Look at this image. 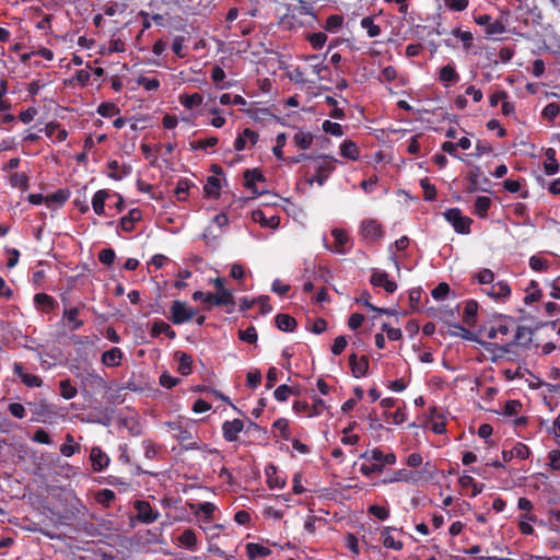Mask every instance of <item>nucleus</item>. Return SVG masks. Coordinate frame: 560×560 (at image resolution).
Here are the masks:
<instances>
[{
  "label": "nucleus",
  "instance_id": "6e6d98bb",
  "mask_svg": "<svg viewBox=\"0 0 560 560\" xmlns=\"http://www.w3.org/2000/svg\"><path fill=\"white\" fill-rule=\"evenodd\" d=\"M386 422L393 424H401L406 421L407 415L404 408H398L396 411H384Z\"/></svg>",
  "mask_w": 560,
  "mask_h": 560
},
{
  "label": "nucleus",
  "instance_id": "864d4df0",
  "mask_svg": "<svg viewBox=\"0 0 560 560\" xmlns=\"http://www.w3.org/2000/svg\"><path fill=\"white\" fill-rule=\"evenodd\" d=\"M10 185L14 188H19L21 190H26L28 188V176L23 172H15L11 174L9 178Z\"/></svg>",
  "mask_w": 560,
  "mask_h": 560
},
{
  "label": "nucleus",
  "instance_id": "09e8293b",
  "mask_svg": "<svg viewBox=\"0 0 560 560\" xmlns=\"http://www.w3.org/2000/svg\"><path fill=\"white\" fill-rule=\"evenodd\" d=\"M458 483L463 489H471V497H476L481 493L483 486L478 485L475 479L469 475H463L458 479Z\"/></svg>",
  "mask_w": 560,
  "mask_h": 560
},
{
  "label": "nucleus",
  "instance_id": "f3484780",
  "mask_svg": "<svg viewBox=\"0 0 560 560\" xmlns=\"http://www.w3.org/2000/svg\"><path fill=\"white\" fill-rule=\"evenodd\" d=\"M529 456H530L529 447L522 442L515 443L511 450L502 451V459L505 463H509L513 459L524 460V459H527Z\"/></svg>",
  "mask_w": 560,
  "mask_h": 560
},
{
  "label": "nucleus",
  "instance_id": "4d7b16f0",
  "mask_svg": "<svg viewBox=\"0 0 560 560\" xmlns=\"http://www.w3.org/2000/svg\"><path fill=\"white\" fill-rule=\"evenodd\" d=\"M225 72L220 66H214L211 70V80L217 89H224L230 86V83H223L225 79Z\"/></svg>",
  "mask_w": 560,
  "mask_h": 560
},
{
  "label": "nucleus",
  "instance_id": "a19ab883",
  "mask_svg": "<svg viewBox=\"0 0 560 560\" xmlns=\"http://www.w3.org/2000/svg\"><path fill=\"white\" fill-rule=\"evenodd\" d=\"M160 335H165L170 339H174L176 337L175 330L163 320H154L151 328V336L159 337Z\"/></svg>",
  "mask_w": 560,
  "mask_h": 560
},
{
  "label": "nucleus",
  "instance_id": "dca6fc26",
  "mask_svg": "<svg viewBox=\"0 0 560 560\" xmlns=\"http://www.w3.org/2000/svg\"><path fill=\"white\" fill-rule=\"evenodd\" d=\"M438 80L444 88H451L458 83L459 73L452 63H447L439 69Z\"/></svg>",
  "mask_w": 560,
  "mask_h": 560
},
{
  "label": "nucleus",
  "instance_id": "c756f323",
  "mask_svg": "<svg viewBox=\"0 0 560 560\" xmlns=\"http://www.w3.org/2000/svg\"><path fill=\"white\" fill-rule=\"evenodd\" d=\"M254 222L259 223L262 228L277 229L280 225V217H267L262 210H255L252 212Z\"/></svg>",
  "mask_w": 560,
  "mask_h": 560
},
{
  "label": "nucleus",
  "instance_id": "8fccbe9b",
  "mask_svg": "<svg viewBox=\"0 0 560 560\" xmlns=\"http://www.w3.org/2000/svg\"><path fill=\"white\" fill-rule=\"evenodd\" d=\"M542 293L539 289L538 282L535 280H532L526 289V294L524 296V303L525 304H532L534 302H537L540 300Z\"/></svg>",
  "mask_w": 560,
  "mask_h": 560
},
{
  "label": "nucleus",
  "instance_id": "aec40b11",
  "mask_svg": "<svg viewBox=\"0 0 560 560\" xmlns=\"http://www.w3.org/2000/svg\"><path fill=\"white\" fill-rule=\"evenodd\" d=\"M370 282L373 287L383 288L387 293H394L397 290L396 282L390 280L388 273L385 271H374Z\"/></svg>",
  "mask_w": 560,
  "mask_h": 560
},
{
  "label": "nucleus",
  "instance_id": "39448f33",
  "mask_svg": "<svg viewBox=\"0 0 560 560\" xmlns=\"http://www.w3.org/2000/svg\"><path fill=\"white\" fill-rule=\"evenodd\" d=\"M305 71L307 77L312 75L317 81L326 80L330 73L328 66L319 55H311L305 58Z\"/></svg>",
  "mask_w": 560,
  "mask_h": 560
},
{
  "label": "nucleus",
  "instance_id": "69168bd1",
  "mask_svg": "<svg viewBox=\"0 0 560 560\" xmlns=\"http://www.w3.org/2000/svg\"><path fill=\"white\" fill-rule=\"evenodd\" d=\"M322 128L326 133L335 136V137H341L345 135L343 127L338 122L325 120L322 125Z\"/></svg>",
  "mask_w": 560,
  "mask_h": 560
},
{
  "label": "nucleus",
  "instance_id": "423d86ee",
  "mask_svg": "<svg viewBox=\"0 0 560 560\" xmlns=\"http://www.w3.org/2000/svg\"><path fill=\"white\" fill-rule=\"evenodd\" d=\"M445 220L453 226L459 234H469L472 220L469 217L463 215L462 210L452 208L444 212Z\"/></svg>",
  "mask_w": 560,
  "mask_h": 560
},
{
  "label": "nucleus",
  "instance_id": "a18cd8bd",
  "mask_svg": "<svg viewBox=\"0 0 560 560\" xmlns=\"http://www.w3.org/2000/svg\"><path fill=\"white\" fill-rule=\"evenodd\" d=\"M203 102V96L200 93H192V94H180L179 95V103L186 108V109H194L198 106H200Z\"/></svg>",
  "mask_w": 560,
  "mask_h": 560
},
{
  "label": "nucleus",
  "instance_id": "9d476101",
  "mask_svg": "<svg viewBox=\"0 0 560 560\" xmlns=\"http://www.w3.org/2000/svg\"><path fill=\"white\" fill-rule=\"evenodd\" d=\"M331 236L334 242L326 246L328 250L339 255H345L350 250L352 244L346 230L335 228L331 230Z\"/></svg>",
  "mask_w": 560,
  "mask_h": 560
},
{
  "label": "nucleus",
  "instance_id": "7ed1b4c3",
  "mask_svg": "<svg viewBox=\"0 0 560 560\" xmlns=\"http://www.w3.org/2000/svg\"><path fill=\"white\" fill-rule=\"evenodd\" d=\"M292 408L296 413L304 415L307 418H315L324 412H330V406L319 397H314L312 404L304 400H295Z\"/></svg>",
  "mask_w": 560,
  "mask_h": 560
},
{
  "label": "nucleus",
  "instance_id": "f03ea898",
  "mask_svg": "<svg viewBox=\"0 0 560 560\" xmlns=\"http://www.w3.org/2000/svg\"><path fill=\"white\" fill-rule=\"evenodd\" d=\"M192 300L201 301L209 306H226L232 311L235 307V299L232 292L210 293L202 291H195Z\"/></svg>",
  "mask_w": 560,
  "mask_h": 560
},
{
  "label": "nucleus",
  "instance_id": "5701e85b",
  "mask_svg": "<svg viewBox=\"0 0 560 560\" xmlns=\"http://www.w3.org/2000/svg\"><path fill=\"white\" fill-rule=\"evenodd\" d=\"M13 371L27 387H40L43 384V380L38 375L25 372L22 363L15 362Z\"/></svg>",
  "mask_w": 560,
  "mask_h": 560
},
{
  "label": "nucleus",
  "instance_id": "473e14b6",
  "mask_svg": "<svg viewBox=\"0 0 560 560\" xmlns=\"http://www.w3.org/2000/svg\"><path fill=\"white\" fill-rule=\"evenodd\" d=\"M142 219V213L139 209H131L127 215L120 219V229L125 232L135 230L136 223Z\"/></svg>",
  "mask_w": 560,
  "mask_h": 560
},
{
  "label": "nucleus",
  "instance_id": "a211bd4d",
  "mask_svg": "<svg viewBox=\"0 0 560 560\" xmlns=\"http://www.w3.org/2000/svg\"><path fill=\"white\" fill-rule=\"evenodd\" d=\"M474 21L481 26H485V32L487 35H497L505 32V27L500 21L492 22V19L489 14H482L474 18Z\"/></svg>",
  "mask_w": 560,
  "mask_h": 560
},
{
  "label": "nucleus",
  "instance_id": "3c124183",
  "mask_svg": "<svg viewBox=\"0 0 560 560\" xmlns=\"http://www.w3.org/2000/svg\"><path fill=\"white\" fill-rule=\"evenodd\" d=\"M66 442L60 446V453L66 457H71L80 450V445L74 442L72 434L68 433L65 438Z\"/></svg>",
  "mask_w": 560,
  "mask_h": 560
},
{
  "label": "nucleus",
  "instance_id": "0e129e2a",
  "mask_svg": "<svg viewBox=\"0 0 560 560\" xmlns=\"http://www.w3.org/2000/svg\"><path fill=\"white\" fill-rule=\"evenodd\" d=\"M219 143V139L217 137H209L206 139H200L190 143L191 149L194 150H207L210 148H214Z\"/></svg>",
  "mask_w": 560,
  "mask_h": 560
},
{
  "label": "nucleus",
  "instance_id": "de8ad7c7",
  "mask_svg": "<svg viewBox=\"0 0 560 560\" xmlns=\"http://www.w3.org/2000/svg\"><path fill=\"white\" fill-rule=\"evenodd\" d=\"M491 199L487 196H479L474 203V213L479 218H486L491 207Z\"/></svg>",
  "mask_w": 560,
  "mask_h": 560
},
{
  "label": "nucleus",
  "instance_id": "c85d7f7f",
  "mask_svg": "<svg viewBox=\"0 0 560 560\" xmlns=\"http://www.w3.org/2000/svg\"><path fill=\"white\" fill-rule=\"evenodd\" d=\"M246 556L249 560L266 558L271 555V549L258 542H248L245 546Z\"/></svg>",
  "mask_w": 560,
  "mask_h": 560
},
{
  "label": "nucleus",
  "instance_id": "9b49d317",
  "mask_svg": "<svg viewBox=\"0 0 560 560\" xmlns=\"http://www.w3.org/2000/svg\"><path fill=\"white\" fill-rule=\"evenodd\" d=\"M360 458L366 459L373 464H381L383 470L385 466H392L396 464V455L393 452L384 453L380 447L368 450L359 455Z\"/></svg>",
  "mask_w": 560,
  "mask_h": 560
},
{
  "label": "nucleus",
  "instance_id": "2f4dec72",
  "mask_svg": "<svg viewBox=\"0 0 560 560\" xmlns=\"http://www.w3.org/2000/svg\"><path fill=\"white\" fill-rule=\"evenodd\" d=\"M34 304L37 310L44 313L51 312L57 305L55 299L46 293H36L34 295Z\"/></svg>",
  "mask_w": 560,
  "mask_h": 560
},
{
  "label": "nucleus",
  "instance_id": "ea45409f",
  "mask_svg": "<svg viewBox=\"0 0 560 560\" xmlns=\"http://www.w3.org/2000/svg\"><path fill=\"white\" fill-rule=\"evenodd\" d=\"M108 197L109 192L106 189H100L94 194L92 198V207L97 215H103L105 213V202Z\"/></svg>",
  "mask_w": 560,
  "mask_h": 560
},
{
  "label": "nucleus",
  "instance_id": "49530a36",
  "mask_svg": "<svg viewBox=\"0 0 560 560\" xmlns=\"http://www.w3.org/2000/svg\"><path fill=\"white\" fill-rule=\"evenodd\" d=\"M313 141H314L313 135L307 131L299 130L293 136V142H294L295 147L299 148L300 150H307L308 148H311Z\"/></svg>",
  "mask_w": 560,
  "mask_h": 560
},
{
  "label": "nucleus",
  "instance_id": "c03bdc74",
  "mask_svg": "<svg viewBox=\"0 0 560 560\" xmlns=\"http://www.w3.org/2000/svg\"><path fill=\"white\" fill-rule=\"evenodd\" d=\"M276 326L282 331H293L296 327V320L294 317L288 314H278L276 316Z\"/></svg>",
  "mask_w": 560,
  "mask_h": 560
},
{
  "label": "nucleus",
  "instance_id": "cd10ccee",
  "mask_svg": "<svg viewBox=\"0 0 560 560\" xmlns=\"http://www.w3.org/2000/svg\"><path fill=\"white\" fill-rule=\"evenodd\" d=\"M69 189H59L52 194L45 196V205L52 209L63 206L70 198Z\"/></svg>",
  "mask_w": 560,
  "mask_h": 560
},
{
  "label": "nucleus",
  "instance_id": "e2e57ef3",
  "mask_svg": "<svg viewBox=\"0 0 560 560\" xmlns=\"http://www.w3.org/2000/svg\"><path fill=\"white\" fill-rule=\"evenodd\" d=\"M97 113L103 117H113L120 113L119 107L114 103H102L97 107Z\"/></svg>",
  "mask_w": 560,
  "mask_h": 560
},
{
  "label": "nucleus",
  "instance_id": "6ab92c4d",
  "mask_svg": "<svg viewBox=\"0 0 560 560\" xmlns=\"http://www.w3.org/2000/svg\"><path fill=\"white\" fill-rule=\"evenodd\" d=\"M243 430L244 422L241 419L228 420L222 424V434L228 442H235Z\"/></svg>",
  "mask_w": 560,
  "mask_h": 560
},
{
  "label": "nucleus",
  "instance_id": "c9c22d12",
  "mask_svg": "<svg viewBox=\"0 0 560 560\" xmlns=\"http://www.w3.org/2000/svg\"><path fill=\"white\" fill-rule=\"evenodd\" d=\"M130 166L120 164L117 160L108 162V176L113 179L119 180L130 173Z\"/></svg>",
  "mask_w": 560,
  "mask_h": 560
},
{
  "label": "nucleus",
  "instance_id": "4468645a",
  "mask_svg": "<svg viewBox=\"0 0 560 560\" xmlns=\"http://www.w3.org/2000/svg\"><path fill=\"white\" fill-rule=\"evenodd\" d=\"M258 140L259 135L256 131L249 128H245L242 132L237 135L236 139L234 140L233 147L235 151L241 152L254 147L258 142Z\"/></svg>",
  "mask_w": 560,
  "mask_h": 560
},
{
  "label": "nucleus",
  "instance_id": "72a5a7b5",
  "mask_svg": "<svg viewBox=\"0 0 560 560\" xmlns=\"http://www.w3.org/2000/svg\"><path fill=\"white\" fill-rule=\"evenodd\" d=\"M122 351L114 347L102 354V363L108 368H116L121 364Z\"/></svg>",
  "mask_w": 560,
  "mask_h": 560
},
{
  "label": "nucleus",
  "instance_id": "774afa93",
  "mask_svg": "<svg viewBox=\"0 0 560 560\" xmlns=\"http://www.w3.org/2000/svg\"><path fill=\"white\" fill-rule=\"evenodd\" d=\"M560 113V106L558 103L547 104L542 112L541 117L548 121H552Z\"/></svg>",
  "mask_w": 560,
  "mask_h": 560
},
{
  "label": "nucleus",
  "instance_id": "79ce46f5",
  "mask_svg": "<svg viewBox=\"0 0 560 560\" xmlns=\"http://www.w3.org/2000/svg\"><path fill=\"white\" fill-rule=\"evenodd\" d=\"M546 161L544 162V171L547 175H555L559 172V163L556 159V150L548 148L545 151Z\"/></svg>",
  "mask_w": 560,
  "mask_h": 560
},
{
  "label": "nucleus",
  "instance_id": "680f3d73",
  "mask_svg": "<svg viewBox=\"0 0 560 560\" xmlns=\"http://www.w3.org/2000/svg\"><path fill=\"white\" fill-rule=\"evenodd\" d=\"M474 279L477 280L478 283L489 287L494 283V273L492 270L485 268L475 273Z\"/></svg>",
  "mask_w": 560,
  "mask_h": 560
},
{
  "label": "nucleus",
  "instance_id": "0eeeda50",
  "mask_svg": "<svg viewBox=\"0 0 560 560\" xmlns=\"http://www.w3.org/2000/svg\"><path fill=\"white\" fill-rule=\"evenodd\" d=\"M337 159L328 155H319L316 159V173L311 183L316 182L323 185L330 174L336 170Z\"/></svg>",
  "mask_w": 560,
  "mask_h": 560
},
{
  "label": "nucleus",
  "instance_id": "ddd939ff",
  "mask_svg": "<svg viewBox=\"0 0 560 560\" xmlns=\"http://www.w3.org/2000/svg\"><path fill=\"white\" fill-rule=\"evenodd\" d=\"M133 508L137 511V520L142 524H152L160 517V512L149 501L136 500Z\"/></svg>",
  "mask_w": 560,
  "mask_h": 560
},
{
  "label": "nucleus",
  "instance_id": "b1692460",
  "mask_svg": "<svg viewBox=\"0 0 560 560\" xmlns=\"http://www.w3.org/2000/svg\"><path fill=\"white\" fill-rule=\"evenodd\" d=\"M176 545L189 551H196L198 548V539L196 533L191 528H186L176 537Z\"/></svg>",
  "mask_w": 560,
  "mask_h": 560
},
{
  "label": "nucleus",
  "instance_id": "58836bf2",
  "mask_svg": "<svg viewBox=\"0 0 560 560\" xmlns=\"http://www.w3.org/2000/svg\"><path fill=\"white\" fill-rule=\"evenodd\" d=\"M340 155L351 161H357L360 158V149L352 140H345L340 144Z\"/></svg>",
  "mask_w": 560,
  "mask_h": 560
},
{
  "label": "nucleus",
  "instance_id": "603ef678",
  "mask_svg": "<svg viewBox=\"0 0 560 560\" xmlns=\"http://www.w3.org/2000/svg\"><path fill=\"white\" fill-rule=\"evenodd\" d=\"M528 264L536 272H546L551 266L550 261L540 255L532 256Z\"/></svg>",
  "mask_w": 560,
  "mask_h": 560
},
{
  "label": "nucleus",
  "instance_id": "f704fd0d",
  "mask_svg": "<svg viewBox=\"0 0 560 560\" xmlns=\"http://www.w3.org/2000/svg\"><path fill=\"white\" fill-rule=\"evenodd\" d=\"M479 305L477 301L469 300L465 303L464 312H463V322L467 326H474L477 322V313Z\"/></svg>",
  "mask_w": 560,
  "mask_h": 560
},
{
  "label": "nucleus",
  "instance_id": "338daca9",
  "mask_svg": "<svg viewBox=\"0 0 560 560\" xmlns=\"http://www.w3.org/2000/svg\"><path fill=\"white\" fill-rule=\"evenodd\" d=\"M273 429L279 431V434L282 439L289 440L291 436V430L289 425V421L284 418L277 419L273 424Z\"/></svg>",
  "mask_w": 560,
  "mask_h": 560
},
{
  "label": "nucleus",
  "instance_id": "393cba45",
  "mask_svg": "<svg viewBox=\"0 0 560 560\" xmlns=\"http://www.w3.org/2000/svg\"><path fill=\"white\" fill-rule=\"evenodd\" d=\"M90 460L94 471L100 472L109 465V457L98 446L92 447Z\"/></svg>",
  "mask_w": 560,
  "mask_h": 560
},
{
  "label": "nucleus",
  "instance_id": "5fc2aeb1",
  "mask_svg": "<svg viewBox=\"0 0 560 560\" xmlns=\"http://www.w3.org/2000/svg\"><path fill=\"white\" fill-rule=\"evenodd\" d=\"M176 357L178 358V372L182 375H189L191 373V365H192V358L191 355L179 352L176 353Z\"/></svg>",
  "mask_w": 560,
  "mask_h": 560
},
{
  "label": "nucleus",
  "instance_id": "f8f14e48",
  "mask_svg": "<svg viewBox=\"0 0 560 560\" xmlns=\"http://www.w3.org/2000/svg\"><path fill=\"white\" fill-rule=\"evenodd\" d=\"M482 292L495 302L505 303L511 298L512 289L506 281L500 280L485 287Z\"/></svg>",
  "mask_w": 560,
  "mask_h": 560
},
{
  "label": "nucleus",
  "instance_id": "4be33fe9",
  "mask_svg": "<svg viewBox=\"0 0 560 560\" xmlns=\"http://www.w3.org/2000/svg\"><path fill=\"white\" fill-rule=\"evenodd\" d=\"M265 475L270 489H282L285 487V477L278 471L275 465H268L265 469Z\"/></svg>",
  "mask_w": 560,
  "mask_h": 560
},
{
  "label": "nucleus",
  "instance_id": "f257e3e1",
  "mask_svg": "<svg viewBox=\"0 0 560 560\" xmlns=\"http://www.w3.org/2000/svg\"><path fill=\"white\" fill-rule=\"evenodd\" d=\"M516 329V322L508 316L494 319L489 328L485 329L486 337L499 345L503 350L513 346V330Z\"/></svg>",
  "mask_w": 560,
  "mask_h": 560
},
{
  "label": "nucleus",
  "instance_id": "4c0bfd02",
  "mask_svg": "<svg viewBox=\"0 0 560 560\" xmlns=\"http://www.w3.org/2000/svg\"><path fill=\"white\" fill-rule=\"evenodd\" d=\"M190 510H192L195 515L202 514L203 521H211L213 518V514L217 510V506L211 502H203L198 505L189 504Z\"/></svg>",
  "mask_w": 560,
  "mask_h": 560
},
{
  "label": "nucleus",
  "instance_id": "412c9836",
  "mask_svg": "<svg viewBox=\"0 0 560 560\" xmlns=\"http://www.w3.org/2000/svg\"><path fill=\"white\" fill-rule=\"evenodd\" d=\"M349 365L354 377H363L369 371V358L366 355L358 357L355 353H352L349 357Z\"/></svg>",
  "mask_w": 560,
  "mask_h": 560
},
{
  "label": "nucleus",
  "instance_id": "e433bc0d",
  "mask_svg": "<svg viewBox=\"0 0 560 560\" xmlns=\"http://www.w3.org/2000/svg\"><path fill=\"white\" fill-rule=\"evenodd\" d=\"M393 528L392 527H385L382 533V542L385 548L394 549V550H401L404 547V544L401 540L396 539L393 535Z\"/></svg>",
  "mask_w": 560,
  "mask_h": 560
},
{
  "label": "nucleus",
  "instance_id": "20e7f679",
  "mask_svg": "<svg viewBox=\"0 0 560 560\" xmlns=\"http://www.w3.org/2000/svg\"><path fill=\"white\" fill-rule=\"evenodd\" d=\"M168 431L186 450H200V444L194 439L191 432L179 421L166 422Z\"/></svg>",
  "mask_w": 560,
  "mask_h": 560
},
{
  "label": "nucleus",
  "instance_id": "1a4fd4ad",
  "mask_svg": "<svg viewBox=\"0 0 560 560\" xmlns=\"http://www.w3.org/2000/svg\"><path fill=\"white\" fill-rule=\"evenodd\" d=\"M170 312V319L175 325H180L186 322H189L196 315V311L194 308L189 307L185 302L178 300L172 303Z\"/></svg>",
  "mask_w": 560,
  "mask_h": 560
},
{
  "label": "nucleus",
  "instance_id": "bb28decb",
  "mask_svg": "<svg viewBox=\"0 0 560 560\" xmlns=\"http://www.w3.org/2000/svg\"><path fill=\"white\" fill-rule=\"evenodd\" d=\"M45 135L55 143L63 142L68 137V131L61 128L56 121L48 122L44 128Z\"/></svg>",
  "mask_w": 560,
  "mask_h": 560
},
{
  "label": "nucleus",
  "instance_id": "2eb2a0df",
  "mask_svg": "<svg viewBox=\"0 0 560 560\" xmlns=\"http://www.w3.org/2000/svg\"><path fill=\"white\" fill-rule=\"evenodd\" d=\"M422 475L417 471H411L405 468L393 471L390 477L384 480L385 483L406 482L416 485L421 479Z\"/></svg>",
  "mask_w": 560,
  "mask_h": 560
},
{
  "label": "nucleus",
  "instance_id": "13d9d810",
  "mask_svg": "<svg viewBox=\"0 0 560 560\" xmlns=\"http://www.w3.org/2000/svg\"><path fill=\"white\" fill-rule=\"evenodd\" d=\"M360 24L361 27L366 31L369 37H377L381 35V27L374 23L371 16L363 18Z\"/></svg>",
  "mask_w": 560,
  "mask_h": 560
},
{
  "label": "nucleus",
  "instance_id": "a878e982",
  "mask_svg": "<svg viewBox=\"0 0 560 560\" xmlns=\"http://www.w3.org/2000/svg\"><path fill=\"white\" fill-rule=\"evenodd\" d=\"M81 310L77 306L67 307L62 313V320L71 330H78L83 326V320L79 318Z\"/></svg>",
  "mask_w": 560,
  "mask_h": 560
},
{
  "label": "nucleus",
  "instance_id": "37998d69",
  "mask_svg": "<svg viewBox=\"0 0 560 560\" xmlns=\"http://www.w3.org/2000/svg\"><path fill=\"white\" fill-rule=\"evenodd\" d=\"M409 237L401 236L399 240H397L394 244L389 246V253H390V260L394 262L397 270L400 269L398 257L396 256L395 252H402L408 248L409 246Z\"/></svg>",
  "mask_w": 560,
  "mask_h": 560
},
{
  "label": "nucleus",
  "instance_id": "7c9ffc66",
  "mask_svg": "<svg viewBox=\"0 0 560 560\" xmlns=\"http://www.w3.org/2000/svg\"><path fill=\"white\" fill-rule=\"evenodd\" d=\"M245 185L248 189H250L255 195L259 194V190L256 186L257 183L265 182L264 174L258 168L246 170L244 173Z\"/></svg>",
  "mask_w": 560,
  "mask_h": 560
},
{
  "label": "nucleus",
  "instance_id": "bf43d9fd",
  "mask_svg": "<svg viewBox=\"0 0 560 560\" xmlns=\"http://www.w3.org/2000/svg\"><path fill=\"white\" fill-rule=\"evenodd\" d=\"M59 389H60V395L65 398V399H72L77 396L78 394V390H77V387L73 386L70 382V380H62L60 381L59 383Z\"/></svg>",
  "mask_w": 560,
  "mask_h": 560
},
{
  "label": "nucleus",
  "instance_id": "052dcab7",
  "mask_svg": "<svg viewBox=\"0 0 560 560\" xmlns=\"http://www.w3.org/2000/svg\"><path fill=\"white\" fill-rule=\"evenodd\" d=\"M115 492L110 489H102L95 494V500L98 504L108 508L115 499Z\"/></svg>",
  "mask_w": 560,
  "mask_h": 560
},
{
  "label": "nucleus",
  "instance_id": "6e6552de",
  "mask_svg": "<svg viewBox=\"0 0 560 560\" xmlns=\"http://www.w3.org/2000/svg\"><path fill=\"white\" fill-rule=\"evenodd\" d=\"M359 233L368 243H376L384 237V229L375 219H365L361 222Z\"/></svg>",
  "mask_w": 560,
  "mask_h": 560
}]
</instances>
